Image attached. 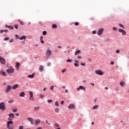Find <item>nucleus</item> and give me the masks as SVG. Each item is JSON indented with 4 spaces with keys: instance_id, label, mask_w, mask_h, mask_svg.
<instances>
[{
    "instance_id": "obj_27",
    "label": "nucleus",
    "mask_w": 129,
    "mask_h": 129,
    "mask_svg": "<svg viewBox=\"0 0 129 129\" xmlns=\"http://www.w3.org/2000/svg\"><path fill=\"white\" fill-rule=\"evenodd\" d=\"M59 110H60V109H59V108H56L55 109V112H56V113H59Z\"/></svg>"
},
{
    "instance_id": "obj_20",
    "label": "nucleus",
    "mask_w": 129,
    "mask_h": 129,
    "mask_svg": "<svg viewBox=\"0 0 129 129\" xmlns=\"http://www.w3.org/2000/svg\"><path fill=\"white\" fill-rule=\"evenodd\" d=\"M39 71L40 72H42V71H43V70H44V67H43V66H40L39 67Z\"/></svg>"
},
{
    "instance_id": "obj_9",
    "label": "nucleus",
    "mask_w": 129,
    "mask_h": 129,
    "mask_svg": "<svg viewBox=\"0 0 129 129\" xmlns=\"http://www.w3.org/2000/svg\"><path fill=\"white\" fill-rule=\"evenodd\" d=\"M119 33H122V35H123V36H125V35H126V32H125V31L122 29H119Z\"/></svg>"
},
{
    "instance_id": "obj_39",
    "label": "nucleus",
    "mask_w": 129,
    "mask_h": 129,
    "mask_svg": "<svg viewBox=\"0 0 129 129\" xmlns=\"http://www.w3.org/2000/svg\"><path fill=\"white\" fill-rule=\"evenodd\" d=\"M119 26L120 27H121V28H122L123 29L124 28V26L123 25H122V24H119Z\"/></svg>"
},
{
    "instance_id": "obj_48",
    "label": "nucleus",
    "mask_w": 129,
    "mask_h": 129,
    "mask_svg": "<svg viewBox=\"0 0 129 129\" xmlns=\"http://www.w3.org/2000/svg\"><path fill=\"white\" fill-rule=\"evenodd\" d=\"M67 62H72V60L71 59H67Z\"/></svg>"
},
{
    "instance_id": "obj_38",
    "label": "nucleus",
    "mask_w": 129,
    "mask_h": 129,
    "mask_svg": "<svg viewBox=\"0 0 129 129\" xmlns=\"http://www.w3.org/2000/svg\"><path fill=\"white\" fill-rule=\"evenodd\" d=\"M54 125L57 126V127H59L60 126V125L57 123H54Z\"/></svg>"
},
{
    "instance_id": "obj_35",
    "label": "nucleus",
    "mask_w": 129,
    "mask_h": 129,
    "mask_svg": "<svg viewBox=\"0 0 129 129\" xmlns=\"http://www.w3.org/2000/svg\"><path fill=\"white\" fill-rule=\"evenodd\" d=\"M8 102L9 103H12V102H14V100H9Z\"/></svg>"
},
{
    "instance_id": "obj_46",
    "label": "nucleus",
    "mask_w": 129,
    "mask_h": 129,
    "mask_svg": "<svg viewBox=\"0 0 129 129\" xmlns=\"http://www.w3.org/2000/svg\"><path fill=\"white\" fill-rule=\"evenodd\" d=\"M74 65H75V67H78L79 66V65H78V64H77L76 63H75Z\"/></svg>"
},
{
    "instance_id": "obj_57",
    "label": "nucleus",
    "mask_w": 129,
    "mask_h": 129,
    "mask_svg": "<svg viewBox=\"0 0 129 129\" xmlns=\"http://www.w3.org/2000/svg\"><path fill=\"white\" fill-rule=\"evenodd\" d=\"M4 32H5L6 33H8V32H9V31H8V30H4Z\"/></svg>"
},
{
    "instance_id": "obj_6",
    "label": "nucleus",
    "mask_w": 129,
    "mask_h": 129,
    "mask_svg": "<svg viewBox=\"0 0 129 129\" xmlns=\"http://www.w3.org/2000/svg\"><path fill=\"white\" fill-rule=\"evenodd\" d=\"M9 118H8V120H13V119H14V118H15V114H14L13 113H10L9 115Z\"/></svg>"
},
{
    "instance_id": "obj_15",
    "label": "nucleus",
    "mask_w": 129,
    "mask_h": 129,
    "mask_svg": "<svg viewBox=\"0 0 129 129\" xmlns=\"http://www.w3.org/2000/svg\"><path fill=\"white\" fill-rule=\"evenodd\" d=\"M0 74H2V75L4 76H7V75H8V74H7V73L4 71H1Z\"/></svg>"
},
{
    "instance_id": "obj_3",
    "label": "nucleus",
    "mask_w": 129,
    "mask_h": 129,
    "mask_svg": "<svg viewBox=\"0 0 129 129\" xmlns=\"http://www.w3.org/2000/svg\"><path fill=\"white\" fill-rule=\"evenodd\" d=\"M12 89H13V87L10 85H9L5 91V93H9Z\"/></svg>"
},
{
    "instance_id": "obj_41",
    "label": "nucleus",
    "mask_w": 129,
    "mask_h": 129,
    "mask_svg": "<svg viewBox=\"0 0 129 129\" xmlns=\"http://www.w3.org/2000/svg\"><path fill=\"white\" fill-rule=\"evenodd\" d=\"M40 97H41V98H44V95H43V94H40Z\"/></svg>"
},
{
    "instance_id": "obj_64",
    "label": "nucleus",
    "mask_w": 129,
    "mask_h": 129,
    "mask_svg": "<svg viewBox=\"0 0 129 129\" xmlns=\"http://www.w3.org/2000/svg\"><path fill=\"white\" fill-rule=\"evenodd\" d=\"M105 89L106 90H108V87H106L105 88Z\"/></svg>"
},
{
    "instance_id": "obj_34",
    "label": "nucleus",
    "mask_w": 129,
    "mask_h": 129,
    "mask_svg": "<svg viewBox=\"0 0 129 129\" xmlns=\"http://www.w3.org/2000/svg\"><path fill=\"white\" fill-rule=\"evenodd\" d=\"M47 102H48V103H52V102H53V100H47Z\"/></svg>"
},
{
    "instance_id": "obj_59",
    "label": "nucleus",
    "mask_w": 129,
    "mask_h": 129,
    "mask_svg": "<svg viewBox=\"0 0 129 129\" xmlns=\"http://www.w3.org/2000/svg\"><path fill=\"white\" fill-rule=\"evenodd\" d=\"M92 34H96V31H93L92 32Z\"/></svg>"
},
{
    "instance_id": "obj_19",
    "label": "nucleus",
    "mask_w": 129,
    "mask_h": 129,
    "mask_svg": "<svg viewBox=\"0 0 129 129\" xmlns=\"http://www.w3.org/2000/svg\"><path fill=\"white\" fill-rule=\"evenodd\" d=\"M25 92H22L20 94L19 96H20V97H25Z\"/></svg>"
},
{
    "instance_id": "obj_30",
    "label": "nucleus",
    "mask_w": 129,
    "mask_h": 129,
    "mask_svg": "<svg viewBox=\"0 0 129 129\" xmlns=\"http://www.w3.org/2000/svg\"><path fill=\"white\" fill-rule=\"evenodd\" d=\"M97 108H98V105H96L93 106L92 109H97Z\"/></svg>"
},
{
    "instance_id": "obj_42",
    "label": "nucleus",
    "mask_w": 129,
    "mask_h": 129,
    "mask_svg": "<svg viewBox=\"0 0 129 129\" xmlns=\"http://www.w3.org/2000/svg\"><path fill=\"white\" fill-rule=\"evenodd\" d=\"M61 72L62 73H65V72H66V69H64L61 71Z\"/></svg>"
},
{
    "instance_id": "obj_16",
    "label": "nucleus",
    "mask_w": 129,
    "mask_h": 129,
    "mask_svg": "<svg viewBox=\"0 0 129 129\" xmlns=\"http://www.w3.org/2000/svg\"><path fill=\"white\" fill-rule=\"evenodd\" d=\"M41 122V120L37 119L35 120V125H38V124H40V123Z\"/></svg>"
},
{
    "instance_id": "obj_47",
    "label": "nucleus",
    "mask_w": 129,
    "mask_h": 129,
    "mask_svg": "<svg viewBox=\"0 0 129 129\" xmlns=\"http://www.w3.org/2000/svg\"><path fill=\"white\" fill-rule=\"evenodd\" d=\"M4 32H5V31H4V30H1L0 31L1 34H3V33H4Z\"/></svg>"
},
{
    "instance_id": "obj_23",
    "label": "nucleus",
    "mask_w": 129,
    "mask_h": 129,
    "mask_svg": "<svg viewBox=\"0 0 129 129\" xmlns=\"http://www.w3.org/2000/svg\"><path fill=\"white\" fill-rule=\"evenodd\" d=\"M16 67L17 70H19V67H20V63L19 62L16 63Z\"/></svg>"
},
{
    "instance_id": "obj_21",
    "label": "nucleus",
    "mask_w": 129,
    "mask_h": 129,
    "mask_svg": "<svg viewBox=\"0 0 129 129\" xmlns=\"http://www.w3.org/2000/svg\"><path fill=\"white\" fill-rule=\"evenodd\" d=\"M27 39V36H22L21 37H20V40H26Z\"/></svg>"
},
{
    "instance_id": "obj_32",
    "label": "nucleus",
    "mask_w": 129,
    "mask_h": 129,
    "mask_svg": "<svg viewBox=\"0 0 129 129\" xmlns=\"http://www.w3.org/2000/svg\"><path fill=\"white\" fill-rule=\"evenodd\" d=\"M50 90H54V86L53 85L50 86Z\"/></svg>"
},
{
    "instance_id": "obj_60",
    "label": "nucleus",
    "mask_w": 129,
    "mask_h": 129,
    "mask_svg": "<svg viewBox=\"0 0 129 129\" xmlns=\"http://www.w3.org/2000/svg\"><path fill=\"white\" fill-rule=\"evenodd\" d=\"M47 90V88H44L43 90V91H46V90Z\"/></svg>"
},
{
    "instance_id": "obj_12",
    "label": "nucleus",
    "mask_w": 129,
    "mask_h": 129,
    "mask_svg": "<svg viewBox=\"0 0 129 129\" xmlns=\"http://www.w3.org/2000/svg\"><path fill=\"white\" fill-rule=\"evenodd\" d=\"M13 123H14V122H13V121L12 120L8 121L7 122V128H10V124H13Z\"/></svg>"
},
{
    "instance_id": "obj_62",
    "label": "nucleus",
    "mask_w": 129,
    "mask_h": 129,
    "mask_svg": "<svg viewBox=\"0 0 129 129\" xmlns=\"http://www.w3.org/2000/svg\"><path fill=\"white\" fill-rule=\"evenodd\" d=\"M82 66H85V63H81Z\"/></svg>"
},
{
    "instance_id": "obj_53",
    "label": "nucleus",
    "mask_w": 129,
    "mask_h": 129,
    "mask_svg": "<svg viewBox=\"0 0 129 129\" xmlns=\"http://www.w3.org/2000/svg\"><path fill=\"white\" fill-rule=\"evenodd\" d=\"M110 64L111 65H114V62H113V61L111 62Z\"/></svg>"
},
{
    "instance_id": "obj_18",
    "label": "nucleus",
    "mask_w": 129,
    "mask_h": 129,
    "mask_svg": "<svg viewBox=\"0 0 129 129\" xmlns=\"http://www.w3.org/2000/svg\"><path fill=\"white\" fill-rule=\"evenodd\" d=\"M18 87H19V85L16 84L12 86V89L15 90V89H17V88H18Z\"/></svg>"
},
{
    "instance_id": "obj_55",
    "label": "nucleus",
    "mask_w": 129,
    "mask_h": 129,
    "mask_svg": "<svg viewBox=\"0 0 129 129\" xmlns=\"http://www.w3.org/2000/svg\"><path fill=\"white\" fill-rule=\"evenodd\" d=\"M78 59H82V56H78Z\"/></svg>"
},
{
    "instance_id": "obj_43",
    "label": "nucleus",
    "mask_w": 129,
    "mask_h": 129,
    "mask_svg": "<svg viewBox=\"0 0 129 129\" xmlns=\"http://www.w3.org/2000/svg\"><path fill=\"white\" fill-rule=\"evenodd\" d=\"M8 40H10V38L6 37L4 39V41H8Z\"/></svg>"
},
{
    "instance_id": "obj_40",
    "label": "nucleus",
    "mask_w": 129,
    "mask_h": 129,
    "mask_svg": "<svg viewBox=\"0 0 129 129\" xmlns=\"http://www.w3.org/2000/svg\"><path fill=\"white\" fill-rule=\"evenodd\" d=\"M19 129H24V126L21 125L19 127Z\"/></svg>"
},
{
    "instance_id": "obj_7",
    "label": "nucleus",
    "mask_w": 129,
    "mask_h": 129,
    "mask_svg": "<svg viewBox=\"0 0 129 129\" xmlns=\"http://www.w3.org/2000/svg\"><path fill=\"white\" fill-rule=\"evenodd\" d=\"M95 72L97 75H103L104 74L103 72L101 71V70H97L95 71Z\"/></svg>"
},
{
    "instance_id": "obj_29",
    "label": "nucleus",
    "mask_w": 129,
    "mask_h": 129,
    "mask_svg": "<svg viewBox=\"0 0 129 129\" xmlns=\"http://www.w3.org/2000/svg\"><path fill=\"white\" fill-rule=\"evenodd\" d=\"M52 29H56L57 25L56 24H53L52 25Z\"/></svg>"
},
{
    "instance_id": "obj_8",
    "label": "nucleus",
    "mask_w": 129,
    "mask_h": 129,
    "mask_svg": "<svg viewBox=\"0 0 129 129\" xmlns=\"http://www.w3.org/2000/svg\"><path fill=\"white\" fill-rule=\"evenodd\" d=\"M75 104H71L69 105L68 108L69 109H75L76 108Z\"/></svg>"
},
{
    "instance_id": "obj_44",
    "label": "nucleus",
    "mask_w": 129,
    "mask_h": 129,
    "mask_svg": "<svg viewBox=\"0 0 129 129\" xmlns=\"http://www.w3.org/2000/svg\"><path fill=\"white\" fill-rule=\"evenodd\" d=\"M15 37H16V39H20V37H19L18 35L16 34Z\"/></svg>"
},
{
    "instance_id": "obj_50",
    "label": "nucleus",
    "mask_w": 129,
    "mask_h": 129,
    "mask_svg": "<svg viewBox=\"0 0 129 129\" xmlns=\"http://www.w3.org/2000/svg\"><path fill=\"white\" fill-rule=\"evenodd\" d=\"M12 42H14V39L12 38L11 39H10V42L12 43Z\"/></svg>"
},
{
    "instance_id": "obj_49",
    "label": "nucleus",
    "mask_w": 129,
    "mask_h": 129,
    "mask_svg": "<svg viewBox=\"0 0 129 129\" xmlns=\"http://www.w3.org/2000/svg\"><path fill=\"white\" fill-rule=\"evenodd\" d=\"M119 52H120L119 49H117L116 50V53H117V54H118V53H119Z\"/></svg>"
},
{
    "instance_id": "obj_4",
    "label": "nucleus",
    "mask_w": 129,
    "mask_h": 129,
    "mask_svg": "<svg viewBox=\"0 0 129 129\" xmlns=\"http://www.w3.org/2000/svg\"><path fill=\"white\" fill-rule=\"evenodd\" d=\"M6 104L5 103L2 102L0 103V109L1 110H6Z\"/></svg>"
},
{
    "instance_id": "obj_22",
    "label": "nucleus",
    "mask_w": 129,
    "mask_h": 129,
    "mask_svg": "<svg viewBox=\"0 0 129 129\" xmlns=\"http://www.w3.org/2000/svg\"><path fill=\"white\" fill-rule=\"evenodd\" d=\"M80 53H81V50H77L75 53V55H78V54H80Z\"/></svg>"
},
{
    "instance_id": "obj_36",
    "label": "nucleus",
    "mask_w": 129,
    "mask_h": 129,
    "mask_svg": "<svg viewBox=\"0 0 129 129\" xmlns=\"http://www.w3.org/2000/svg\"><path fill=\"white\" fill-rule=\"evenodd\" d=\"M43 35H44V36L47 35V31H43V33H42Z\"/></svg>"
},
{
    "instance_id": "obj_5",
    "label": "nucleus",
    "mask_w": 129,
    "mask_h": 129,
    "mask_svg": "<svg viewBox=\"0 0 129 129\" xmlns=\"http://www.w3.org/2000/svg\"><path fill=\"white\" fill-rule=\"evenodd\" d=\"M29 95H30V96H29L30 100H33V101L35 100V99H34V95L33 94V92L30 91Z\"/></svg>"
},
{
    "instance_id": "obj_14",
    "label": "nucleus",
    "mask_w": 129,
    "mask_h": 129,
    "mask_svg": "<svg viewBox=\"0 0 129 129\" xmlns=\"http://www.w3.org/2000/svg\"><path fill=\"white\" fill-rule=\"evenodd\" d=\"M27 120L29 121H30L31 124H34V120L33 119V118L28 117Z\"/></svg>"
},
{
    "instance_id": "obj_11",
    "label": "nucleus",
    "mask_w": 129,
    "mask_h": 129,
    "mask_svg": "<svg viewBox=\"0 0 129 129\" xmlns=\"http://www.w3.org/2000/svg\"><path fill=\"white\" fill-rule=\"evenodd\" d=\"M0 62H1V64L5 65V64H6V59H5L4 58H2V56H0Z\"/></svg>"
},
{
    "instance_id": "obj_17",
    "label": "nucleus",
    "mask_w": 129,
    "mask_h": 129,
    "mask_svg": "<svg viewBox=\"0 0 129 129\" xmlns=\"http://www.w3.org/2000/svg\"><path fill=\"white\" fill-rule=\"evenodd\" d=\"M40 109L41 107L40 106H38L37 107H34V110H35V111H37V110H40Z\"/></svg>"
},
{
    "instance_id": "obj_1",
    "label": "nucleus",
    "mask_w": 129,
    "mask_h": 129,
    "mask_svg": "<svg viewBox=\"0 0 129 129\" xmlns=\"http://www.w3.org/2000/svg\"><path fill=\"white\" fill-rule=\"evenodd\" d=\"M14 69L12 66L9 67V69L6 71V72L8 74H13V73H14Z\"/></svg>"
},
{
    "instance_id": "obj_10",
    "label": "nucleus",
    "mask_w": 129,
    "mask_h": 129,
    "mask_svg": "<svg viewBox=\"0 0 129 129\" xmlns=\"http://www.w3.org/2000/svg\"><path fill=\"white\" fill-rule=\"evenodd\" d=\"M103 31L104 29L103 28H100L98 31V35L100 36V35H102V33H103Z\"/></svg>"
},
{
    "instance_id": "obj_31",
    "label": "nucleus",
    "mask_w": 129,
    "mask_h": 129,
    "mask_svg": "<svg viewBox=\"0 0 129 129\" xmlns=\"http://www.w3.org/2000/svg\"><path fill=\"white\" fill-rule=\"evenodd\" d=\"M8 29H10V30H14V27L12 26H8Z\"/></svg>"
},
{
    "instance_id": "obj_37",
    "label": "nucleus",
    "mask_w": 129,
    "mask_h": 129,
    "mask_svg": "<svg viewBox=\"0 0 129 129\" xmlns=\"http://www.w3.org/2000/svg\"><path fill=\"white\" fill-rule=\"evenodd\" d=\"M14 28H15V29H19V25H14Z\"/></svg>"
},
{
    "instance_id": "obj_56",
    "label": "nucleus",
    "mask_w": 129,
    "mask_h": 129,
    "mask_svg": "<svg viewBox=\"0 0 129 129\" xmlns=\"http://www.w3.org/2000/svg\"><path fill=\"white\" fill-rule=\"evenodd\" d=\"M75 62H76V63H79V61L77 59L75 60Z\"/></svg>"
},
{
    "instance_id": "obj_54",
    "label": "nucleus",
    "mask_w": 129,
    "mask_h": 129,
    "mask_svg": "<svg viewBox=\"0 0 129 129\" xmlns=\"http://www.w3.org/2000/svg\"><path fill=\"white\" fill-rule=\"evenodd\" d=\"M60 104H61L62 105H63V104H64V101H61Z\"/></svg>"
},
{
    "instance_id": "obj_61",
    "label": "nucleus",
    "mask_w": 129,
    "mask_h": 129,
    "mask_svg": "<svg viewBox=\"0 0 129 129\" xmlns=\"http://www.w3.org/2000/svg\"><path fill=\"white\" fill-rule=\"evenodd\" d=\"M16 114V115L17 116H19V115H20V114H19V113H17L16 114Z\"/></svg>"
},
{
    "instance_id": "obj_24",
    "label": "nucleus",
    "mask_w": 129,
    "mask_h": 129,
    "mask_svg": "<svg viewBox=\"0 0 129 129\" xmlns=\"http://www.w3.org/2000/svg\"><path fill=\"white\" fill-rule=\"evenodd\" d=\"M43 36H40V42L41 43H42V44H44L45 42H44V41L43 40Z\"/></svg>"
},
{
    "instance_id": "obj_33",
    "label": "nucleus",
    "mask_w": 129,
    "mask_h": 129,
    "mask_svg": "<svg viewBox=\"0 0 129 129\" xmlns=\"http://www.w3.org/2000/svg\"><path fill=\"white\" fill-rule=\"evenodd\" d=\"M55 105H56V106H59V103L58 102V101H55Z\"/></svg>"
},
{
    "instance_id": "obj_51",
    "label": "nucleus",
    "mask_w": 129,
    "mask_h": 129,
    "mask_svg": "<svg viewBox=\"0 0 129 129\" xmlns=\"http://www.w3.org/2000/svg\"><path fill=\"white\" fill-rule=\"evenodd\" d=\"M13 112H17V111H18V110L17 109H14L13 110Z\"/></svg>"
},
{
    "instance_id": "obj_45",
    "label": "nucleus",
    "mask_w": 129,
    "mask_h": 129,
    "mask_svg": "<svg viewBox=\"0 0 129 129\" xmlns=\"http://www.w3.org/2000/svg\"><path fill=\"white\" fill-rule=\"evenodd\" d=\"M75 26H79V23H78V22H76V23H75Z\"/></svg>"
},
{
    "instance_id": "obj_52",
    "label": "nucleus",
    "mask_w": 129,
    "mask_h": 129,
    "mask_svg": "<svg viewBox=\"0 0 129 129\" xmlns=\"http://www.w3.org/2000/svg\"><path fill=\"white\" fill-rule=\"evenodd\" d=\"M45 122H46V123H47L48 124H49V125H51V124L49 123V122H48V120H46L45 121Z\"/></svg>"
},
{
    "instance_id": "obj_63",
    "label": "nucleus",
    "mask_w": 129,
    "mask_h": 129,
    "mask_svg": "<svg viewBox=\"0 0 129 129\" xmlns=\"http://www.w3.org/2000/svg\"><path fill=\"white\" fill-rule=\"evenodd\" d=\"M65 92H66V93H68V90H65Z\"/></svg>"
},
{
    "instance_id": "obj_13",
    "label": "nucleus",
    "mask_w": 129,
    "mask_h": 129,
    "mask_svg": "<svg viewBox=\"0 0 129 129\" xmlns=\"http://www.w3.org/2000/svg\"><path fill=\"white\" fill-rule=\"evenodd\" d=\"M80 89H81L82 90H84V91H86V89H85V88L84 86H80L79 88H78L77 89V90H78V91H79V90H80Z\"/></svg>"
},
{
    "instance_id": "obj_26",
    "label": "nucleus",
    "mask_w": 129,
    "mask_h": 129,
    "mask_svg": "<svg viewBox=\"0 0 129 129\" xmlns=\"http://www.w3.org/2000/svg\"><path fill=\"white\" fill-rule=\"evenodd\" d=\"M125 83L123 82V81L120 82V86H124L125 85Z\"/></svg>"
},
{
    "instance_id": "obj_2",
    "label": "nucleus",
    "mask_w": 129,
    "mask_h": 129,
    "mask_svg": "<svg viewBox=\"0 0 129 129\" xmlns=\"http://www.w3.org/2000/svg\"><path fill=\"white\" fill-rule=\"evenodd\" d=\"M51 55H52V51H51L50 49H47L45 53L46 58H49Z\"/></svg>"
},
{
    "instance_id": "obj_25",
    "label": "nucleus",
    "mask_w": 129,
    "mask_h": 129,
    "mask_svg": "<svg viewBox=\"0 0 129 129\" xmlns=\"http://www.w3.org/2000/svg\"><path fill=\"white\" fill-rule=\"evenodd\" d=\"M18 22H19L21 25H22V26H24L25 23L23 21H22L21 20H18Z\"/></svg>"
},
{
    "instance_id": "obj_58",
    "label": "nucleus",
    "mask_w": 129,
    "mask_h": 129,
    "mask_svg": "<svg viewBox=\"0 0 129 129\" xmlns=\"http://www.w3.org/2000/svg\"><path fill=\"white\" fill-rule=\"evenodd\" d=\"M113 30H114V31H116V27H113Z\"/></svg>"
},
{
    "instance_id": "obj_28",
    "label": "nucleus",
    "mask_w": 129,
    "mask_h": 129,
    "mask_svg": "<svg viewBox=\"0 0 129 129\" xmlns=\"http://www.w3.org/2000/svg\"><path fill=\"white\" fill-rule=\"evenodd\" d=\"M28 78H34V74L32 75H28Z\"/></svg>"
}]
</instances>
